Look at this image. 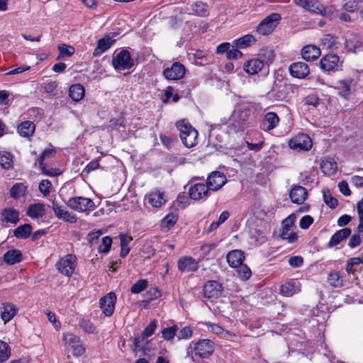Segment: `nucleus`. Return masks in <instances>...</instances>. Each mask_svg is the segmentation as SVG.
I'll return each mask as SVG.
<instances>
[{"label":"nucleus","mask_w":363,"mask_h":363,"mask_svg":"<svg viewBox=\"0 0 363 363\" xmlns=\"http://www.w3.org/2000/svg\"><path fill=\"white\" fill-rule=\"evenodd\" d=\"M156 328H157L156 320L151 321L150 323L143 330V332L142 333L143 336H145V337L151 336L154 333Z\"/></svg>","instance_id":"nucleus-58"},{"label":"nucleus","mask_w":363,"mask_h":363,"mask_svg":"<svg viewBox=\"0 0 363 363\" xmlns=\"http://www.w3.org/2000/svg\"><path fill=\"white\" fill-rule=\"evenodd\" d=\"M223 287L214 280L207 281L203 288V296L208 299H216L220 296Z\"/></svg>","instance_id":"nucleus-11"},{"label":"nucleus","mask_w":363,"mask_h":363,"mask_svg":"<svg viewBox=\"0 0 363 363\" xmlns=\"http://www.w3.org/2000/svg\"><path fill=\"white\" fill-rule=\"evenodd\" d=\"M208 329L213 334L219 335L220 337L225 339H230L235 337L234 333L224 330L222 327L215 323H208Z\"/></svg>","instance_id":"nucleus-34"},{"label":"nucleus","mask_w":363,"mask_h":363,"mask_svg":"<svg viewBox=\"0 0 363 363\" xmlns=\"http://www.w3.org/2000/svg\"><path fill=\"white\" fill-rule=\"evenodd\" d=\"M177 128L179 131L180 139L186 147L190 148L196 145L198 132L187 121H178Z\"/></svg>","instance_id":"nucleus-1"},{"label":"nucleus","mask_w":363,"mask_h":363,"mask_svg":"<svg viewBox=\"0 0 363 363\" xmlns=\"http://www.w3.org/2000/svg\"><path fill=\"white\" fill-rule=\"evenodd\" d=\"M226 259L230 267L235 268L242 262L243 252L239 250H232L227 254Z\"/></svg>","instance_id":"nucleus-28"},{"label":"nucleus","mask_w":363,"mask_h":363,"mask_svg":"<svg viewBox=\"0 0 363 363\" xmlns=\"http://www.w3.org/2000/svg\"><path fill=\"white\" fill-rule=\"evenodd\" d=\"M351 234V230L345 228L337 230L330 238L328 245L330 247L338 245L342 240L347 238Z\"/></svg>","instance_id":"nucleus-32"},{"label":"nucleus","mask_w":363,"mask_h":363,"mask_svg":"<svg viewBox=\"0 0 363 363\" xmlns=\"http://www.w3.org/2000/svg\"><path fill=\"white\" fill-rule=\"evenodd\" d=\"M163 73L165 78L169 80H178L184 77L185 67L179 62H174L171 67L166 68Z\"/></svg>","instance_id":"nucleus-15"},{"label":"nucleus","mask_w":363,"mask_h":363,"mask_svg":"<svg viewBox=\"0 0 363 363\" xmlns=\"http://www.w3.org/2000/svg\"><path fill=\"white\" fill-rule=\"evenodd\" d=\"M295 3L309 12L322 16L328 14L327 9L318 0H295Z\"/></svg>","instance_id":"nucleus-9"},{"label":"nucleus","mask_w":363,"mask_h":363,"mask_svg":"<svg viewBox=\"0 0 363 363\" xmlns=\"http://www.w3.org/2000/svg\"><path fill=\"white\" fill-rule=\"evenodd\" d=\"M226 177L223 173L213 172L208 176L206 185L210 191H217L226 183Z\"/></svg>","instance_id":"nucleus-14"},{"label":"nucleus","mask_w":363,"mask_h":363,"mask_svg":"<svg viewBox=\"0 0 363 363\" xmlns=\"http://www.w3.org/2000/svg\"><path fill=\"white\" fill-rule=\"evenodd\" d=\"M179 270L182 272H191L198 269V264L196 260L191 257H184L178 260Z\"/></svg>","instance_id":"nucleus-22"},{"label":"nucleus","mask_w":363,"mask_h":363,"mask_svg":"<svg viewBox=\"0 0 363 363\" xmlns=\"http://www.w3.org/2000/svg\"><path fill=\"white\" fill-rule=\"evenodd\" d=\"M45 213V205L41 203L30 205L26 211V215L33 219L42 218Z\"/></svg>","instance_id":"nucleus-27"},{"label":"nucleus","mask_w":363,"mask_h":363,"mask_svg":"<svg viewBox=\"0 0 363 363\" xmlns=\"http://www.w3.org/2000/svg\"><path fill=\"white\" fill-rule=\"evenodd\" d=\"M148 285V281L146 279H140L136 281L131 286L130 291L133 294H139L144 291Z\"/></svg>","instance_id":"nucleus-49"},{"label":"nucleus","mask_w":363,"mask_h":363,"mask_svg":"<svg viewBox=\"0 0 363 363\" xmlns=\"http://www.w3.org/2000/svg\"><path fill=\"white\" fill-rule=\"evenodd\" d=\"M301 291V284L298 280L293 279L286 281L281 286L280 294L284 296H292Z\"/></svg>","instance_id":"nucleus-20"},{"label":"nucleus","mask_w":363,"mask_h":363,"mask_svg":"<svg viewBox=\"0 0 363 363\" xmlns=\"http://www.w3.org/2000/svg\"><path fill=\"white\" fill-rule=\"evenodd\" d=\"M13 156L9 152H0V166L5 169H9L12 168L13 164Z\"/></svg>","instance_id":"nucleus-40"},{"label":"nucleus","mask_w":363,"mask_h":363,"mask_svg":"<svg viewBox=\"0 0 363 363\" xmlns=\"http://www.w3.org/2000/svg\"><path fill=\"white\" fill-rule=\"evenodd\" d=\"M322 45L325 48L336 50L338 48L339 42L336 37L328 34L323 38Z\"/></svg>","instance_id":"nucleus-43"},{"label":"nucleus","mask_w":363,"mask_h":363,"mask_svg":"<svg viewBox=\"0 0 363 363\" xmlns=\"http://www.w3.org/2000/svg\"><path fill=\"white\" fill-rule=\"evenodd\" d=\"M40 169H42V172L44 174L50 176V177H55L60 175L62 172L59 169H47L45 166V164L40 165Z\"/></svg>","instance_id":"nucleus-63"},{"label":"nucleus","mask_w":363,"mask_h":363,"mask_svg":"<svg viewBox=\"0 0 363 363\" xmlns=\"http://www.w3.org/2000/svg\"><path fill=\"white\" fill-rule=\"evenodd\" d=\"M145 199L150 205L156 208L160 207L166 202L164 194L160 191L151 192L146 196Z\"/></svg>","instance_id":"nucleus-31"},{"label":"nucleus","mask_w":363,"mask_h":363,"mask_svg":"<svg viewBox=\"0 0 363 363\" xmlns=\"http://www.w3.org/2000/svg\"><path fill=\"white\" fill-rule=\"evenodd\" d=\"M55 154V151L52 149L45 150L42 152V154L40 155V157L38 160L39 164L40 165L44 164V163H43L44 160L48 157H54Z\"/></svg>","instance_id":"nucleus-60"},{"label":"nucleus","mask_w":363,"mask_h":363,"mask_svg":"<svg viewBox=\"0 0 363 363\" xmlns=\"http://www.w3.org/2000/svg\"><path fill=\"white\" fill-rule=\"evenodd\" d=\"M250 113V108L246 107L240 108L237 111V116L240 121H245L249 118Z\"/></svg>","instance_id":"nucleus-57"},{"label":"nucleus","mask_w":363,"mask_h":363,"mask_svg":"<svg viewBox=\"0 0 363 363\" xmlns=\"http://www.w3.org/2000/svg\"><path fill=\"white\" fill-rule=\"evenodd\" d=\"M67 205L72 209L79 212L92 211L95 207L94 202L91 199L83 196L70 198L67 201Z\"/></svg>","instance_id":"nucleus-4"},{"label":"nucleus","mask_w":363,"mask_h":363,"mask_svg":"<svg viewBox=\"0 0 363 363\" xmlns=\"http://www.w3.org/2000/svg\"><path fill=\"white\" fill-rule=\"evenodd\" d=\"M255 38L252 35H245L234 41L235 45L240 48H245L255 43Z\"/></svg>","instance_id":"nucleus-41"},{"label":"nucleus","mask_w":363,"mask_h":363,"mask_svg":"<svg viewBox=\"0 0 363 363\" xmlns=\"http://www.w3.org/2000/svg\"><path fill=\"white\" fill-rule=\"evenodd\" d=\"M344 9L350 12H353L358 9V2L357 0H345Z\"/></svg>","instance_id":"nucleus-59"},{"label":"nucleus","mask_w":363,"mask_h":363,"mask_svg":"<svg viewBox=\"0 0 363 363\" xmlns=\"http://www.w3.org/2000/svg\"><path fill=\"white\" fill-rule=\"evenodd\" d=\"M264 66V62H262L261 59L258 57L247 61L243 65V69L247 74L252 75L260 72L263 69Z\"/></svg>","instance_id":"nucleus-23"},{"label":"nucleus","mask_w":363,"mask_h":363,"mask_svg":"<svg viewBox=\"0 0 363 363\" xmlns=\"http://www.w3.org/2000/svg\"><path fill=\"white\" fill-rule=\"evenodd\" d=\"M112 65L116 69L125 70L131 69L134 65V62L130 52L126 50H122L113 57Z\"/></svg>","instance_id":"nucleus-5"},{"label":"nucleus","mask_w":363,"mask_h":363,"mask_svg":"<svg viewBox=\"0 0 363 363\" xmlns=\"http://www.w3.org/2000/svg\"><path fill=\"white\" fill-rule=\"evenodd\" d=\"M32 227L30 224H23L14 230L13 235L17 238L26 239L30 235Z\"/></svg>","instance_id":"nucleus-38"},{"label":"nucleus","mask_w":363,"mask_h":363,"mask_svg":"<svg viewBox=\"0 0 363 363\" xmlns=\"http://www.w3.org/2000/svg\"><path fill=\"white\" fill-rule=\"evenodd\" d=\"M27 187L23 183H16L14 184L10 190V196L15 199H18L23 196Z\"/></svg>","instance_id":"nucleus-42"},{"label":"nucleus","mask_w":363,"mask_h":363,"mask_svg":"<svg viewBox=\"0 0 363 363\" xmlns=\"http://www.w3.org/2000/svg\"><path fill=\"white\" fill-rule=\"evenodd\" d=\"M22 259V254L18 250H11L7 251L4 255V260L9 264H15Z\"/></svg>","instance_id":"nucleus-36"},{"label":"nucleus","mask_w":363,"mask_h":363,"mask_svg":"<svg viewBox=\"0 0 363 363\" xmlns=\"http://www.w3.org/2000/svg\"><path fill=\"white\" fill-rule=\"evenodd\" d=\"M340 64V58L335 54H329L323 57L320 62V67L323 72L336 71Z\"/></svg>","instance_id":"nucleus-13"},{"label":"nucleus","mask_w":363,"mask_h":363,"mask_svg":"<svg viewBox=\"0 0 363 363\" xmlns=\"http://www.w3.org/2000/svg\"><path fill=\"white\" fill-rule=\"evenodd\" d=\"M81 328L86 333H96V326L88 320H82L79 322Z\"/></svg>","instance_id":"nucleus-52"},{"label":"nucleus","mask_w":363,"mask_h":363,"mask_svg":"<svg viewBox=\"0 0 363 363\" xmlns=\"http://www.w3.org/2000/svg\"><path fill=\"white\" fill-rule=\"evenodd\" d=\"M11 354V350L9 345L0 340V362L6 361Z\"/></svg>","instance_id":"nucleus-48"},{"label":"nucleus","mask_w":363,"mask_h":363,"mask_svg":"<svg viewBox=\"0 0 363 363\" xmlns=\"http://www.w3.org/2000/svg\"><path fill=\"white\" fill-rule=\"evenodd\" d=\"M18 308L11 303H3L0 306V315L4 323L10 321L17 313Z\"/></svg>","instance_id":"nucleus-19"},{"label":"nucleus","mask_w":363,"mask_h":363,"mask_svg":"<svg viewBox=\"0 0 363 363\" xmlns=\"http://www.w3.org/2000/svg\"><path fill=\"white\" fill-rule=\"evenodd\" d=\"M111 243L112 239L110 237L106 236L103 238L102 242L99 246V251L103 253H107L111 248Z\"/></svg>","instance_id":"nucleus-56"},{"label":"nucleus","mask_w":363,"mask_h":363,"mask_svg":"<svg viewBox=\"0 0 363 363\" xmlns=\"http://www.w3.org/2000/svg\"><path fill=\"white\" fill-rule=\"evenodd\" d=\"M328 281L333 287L340 288L344 286L342 277L337 272H330L328 277Z\"/></svg>","instance_id":"nucleus-39"},{"label":"nucleus","mask_w":363,"mask_h":363,"mask_svg":"<svg viewBox=\"0 0 363 363\" xmlns=\"http://www.w3.org/2000/svg\"><path fill=\"white\" fill-rule=\"evenodd\" d=\"M177 220V216L174 214H168L162 219V225L163 227H166L167 229H169L176 223Z\"/></svg>","instance_id":"nucleus-54"},{"label":"nucleus","mask_w":363,"mask_h":363,"mask_svg":"<svg viewBox=\"0 0 363 363\" xmlns=\"http://www.w3.org/2000/svg\"><path fill=\"white\" fill-rule=\"evenodd\" d=\"M209 191L207 185L203 183H199L189 188V194L190 198L194 200H205L208 196Z\"/></svg>","instance_id":"nucleus-16"},{"label":"nucleus","mask_w":363,"mask_h":363,"mask_svg":"<svg viewBox=\"0 0 363 363\" xmlns=\"http://www.w3.org/2000/svg\"><path fill=\"white\" fill-rule=\"evenodd\" d=\"M59 57L58 59L65 57H70L74 53V48L72 46L66 44H61L58 46Z\"/></svg>","instance_id":"nucleus-46"},{"label":"nucleus","mask_w":363,"mask_h":363,"mask_svg":"<svg viewBox=\"0 0 363 363\" xmlns=\"http://www.w3.org/2000/svg\"><path fill=\"white\" fill-rule=\"evenodd\" d=\"M279 123V118L274 112H268L264 116L263 129L269 131L275 128Z\"/></svg>","instance_id":"nucleus-29"},{"label":"nucleus","mask_w":363,"mask_h":363,"mask_svg":"<svg viewBox=\"0 0 363 363\" xmlns=\"http://www.w3.org/2000/svg\"><path fill=\"white\" fill-rule=\"evenodd\" d=\"M323 199H324L325 203L330 208H334L338 204L337 200L331 196V194L328 190L323 191Z\"/></svg>","instance_id":"nucleus-53"},{"label":"nucleus","mask_w":363,"mask_h":363,"mask_svg":"<svg viewBox=\"0 0 363 363\" xmlns=\"http://www.w3.org/2000/svg\"><path fill=\"white\" fill-rule=\"evenodd\" d=\"M1 220L11 223H16L19 220L18 211L13 208H6L1 212Z\"/></svg>","instance_id":"nucleus-33"},{"label":"nucleus","mask_w":363,"mask_h":363,"mask_svg":"<svg viewBox=\"0 0 363 363\" xmlns=\"http://www.w3.org/2000/svg\"><path fill=\"white\" fill-rule=\"evenodd\" d=\"M177 330L178 328L176 325L166 328L162 330V336L166 340H171L174 337Z\"/></svg>","instance_id":"nucleus-51"},{"label":"nucleus","mask_w":363,"mask_h":363,"mask_svg":"<svg viewBox=\"0 0 363 363\" xmlns=\"http://www.w3.org/2000/svg\"><path fill=\"white\" fill-rule=\"evenodd\" d=\"M63 341L66 347H70L73 350V355L81 356L85 352V348L81 340L74 335L72 333L64 334Z\"/></svg>","instance_id":"nucleus-10"},{"label":"nucleus","mask_w":363,"mask_h":363,"mask_svg":"<svg viewBox=\"0 0 363 363\" xmlns=\"http://www.w3.org/2000/svg\"><path fill=\"white\" fill-rule=\"evenodd\" d=\"M289 146L295 150H308L312 147V141L308 135L299 133L289 140Z\"/></svg>","instance_id":"nucleus-8"},{"label":"nucleus","mask_w":363,"mask_h":363,"mask_svg":"<svg viewBox=\"0 0 363 363\" xmlns=\"http://www.w3.org/2000/svg\"><path fill=\"white\" fill-rule=\"evenodd\" d=\"M345 47L347 51L354 52L362 47V43L356 34L348 33L345 36Z\"/></svg>","instance_id":"nucleus-26"},{"label":"nucleus","mask_w":363,"mask_h":363,"mask_svg":"<svg viewBox=\"0 0 363 363\" xmlns=\"http://www.w3.org/2000/svg\"><path fill=\"white\" fill-rule=\"evenodd\" d=\"M52 184L48 179H43L39 184V191L44 195L48 196L50 193Z\"/></svg>","instance_id":"nucleus-55"},{"label":"nucleus","mask_w":363,"mask_h":363,"mask_svg":"<svg viewBox=\"0 0 363 363\" xmlns=\"http://www.w3.org/2000/svg\"><path fill=\"white\" fill-rule=\"evenodd\" d=\"M274 51L268 48L262 50L259 54V58L264 62V65L271 64L274 60Z\"/></svg>","instance_id":"nucleus-44"},{"label":"nucleus","mask_w":363,"mask_h":363,"mask_svg":"<svg viewBox=\"0 0 363 363\" xmlns=\"http://www.w3.org/2000/svg\"><path fill=\"white\" fill-rule=\"evenodd\" d=\"M116 296L113 292H110L99 300L100 308L106 316H111L114 311Z\"/></svg>","instance_id":"nucleus-12"},{"label":"nucleus","mask_w":363,"mask_h":363,"mask_svg":"<svg viewBox=\"0 0 363 363\" xmlns=\"http://www.w3.org/2000/svg\"><path fill=\"white\" fill-rule=\"evenodd\" d=\"M196 355L200 357H208L214 352V343L210 340H201L196 342H192L190 345Z\"/></svg>","instance_id":"nucleus-6"},{"label":"nucleus","mask_w":363,"mask_h":363,"mask_svg":"<svg viewBox=\"0 0 363 363\" xmlns=\"http://www.w3.org/2000/svg\"><path fill=\"white\" fill-rule=\"evenodd\" d=\"M337 89L343 97H347L350 93V82L346 80H340L337 83Z\"/></svg>","instance_id":"nucleus-47"},{"label":"nucleus","mask_w":363,"mask_h":363,"mask_svg":"<svg viewBox=\"0 0 363 363\" xmlns=\"http://www.w3.org/2000/svg\"><path fill=\"white\" fill-rule=\"evenodd\" d=\"M302 57L307 61L316 60L320 55V50L315 45H306L301 51Z\"/></svg>","instance_id":"nucleus-25"},{"label":"nucleus","mask_w":363,"mask_h":363,"mask_svg":"<svg viewBox=\"0 0 363 363\" xmlns=\"http://www.w3.org/2000/svg\"><path fill=\"white\" fill-rule=\"evenodd\" d=\"M307 196L308 193L306 188L300 185L294 186L289 194L291 201L298 204L303 203L306 200Z\"/></svg>","instance_id":"nucleus-21"},{"label":"nucleus","mask_w":363,"mask_h":363,"mask_svg":"<svg viewBox=\"0 0 363 363\" xmlns=\"http://www.w3.org/2000/svg\"><path fill=\"white\" fill-rule=\"evenodd\" d=\"M320 168L324 174L330 176L336 173L337 164L334 158L328 157L322 160Z\"/></svg>","instance_id":"nucleus-24"},{"label":"nucleus","mask_w":363,"mask_h":363,"mask_svg":"<svg viewBox=\"0 0 363 363\" xmlns=\"http://www.w3.org/2000/svg\"><path fill=\"white\" fill-rule=\"evenodd\" d=\"M35 124L29 121L21 123L18 127V132L23 137H30L35 131Z\"/></svg>","instance_id":"nucleus-37"},{"label":"nucleus","mask_w":363,"mask_h":363,"mask_svg":"<svg viewBox=\"0 0 363 363\" xmlns=\"http://www.w3.org/2000/svg\"><path fill=\"white\" fill-rule=\"evenodd\" d=\"M238 268L237 273L239 278L242 281L249 279L251 277L252 272L250 269L245 264H242L236 267Z\"/></svg>","instance_id":"nucleus-45"},{"label":"nucleus","mask_w":363,"mask_h":363,"mask_svg":"<svg viewBox=\"0 0 363 363\" xmlns=\"http://www.w3.org/2000/svg\"><path fill=\"white\" fill-rule=\"evenodd\" d=\"M52 209L55 215L60 219L70 223H74L77 221L76 216L72 214L69 211L63 208L57 201H54L52 203Z\"/></svg>","instance_id":"nucleus-17"},{"label":"nucleus","mask_w":363,"mask_h":363,"mask_svg":"<svg viewBox=\"0 0 363 363\" xmlns=\"http://www.w3.org/2000/svg\"><path fill=\"white\" fill-rule=\"evenodd\" d=\"M77 263V257L72 254H67L57 262L55 267L61 274L69 277L73 274Z\"/></svg>","instance_id":"nucleus-3"},{"label":"nucleus","mask_w":363,"mask_h":363,"mask_svg":"<svg viewBox=\"0 0 363 363\" xmlns=\"http://www.w3.org/2000/svg\"><path fill=\"white\" fill-rule=\"evenodd\" d=\"M84 88L79 84L72 85L69 90V95L74 101H79L84 96Z\"/></svg>","instance_id":"nucleus-35"},{"label":"nucleus","mask_w":363,"mask_h":363,"mask_svg":"<svg viewBox=\"0 0 363 363\" xmlns=\"http://www.w3.org/2000/svg\"><path fill=\"white\" fill-rule=\"evenodd\" d=\"M289 72L291 76L298 79H303L308 76L310 70L307 64L303 62H294L290 65Z\"/></svg>","instance_id":"nucleus-18"},{"label":"nucleus","mask_w":363,"mask_h":363,"mask_svg":"<svg viewBox=\"0 0 363 363\" xmlns=\"http://www.w3.org/2000/svg\"><path fill=\"white\" fill-rule=\"evenodd\" d=\"M313 218L311 216L306 215L301 218L299 225L302 229H307L313 223Z\"/></svg>","instance_id":"nucleus-61"},{"label":"nucleus","mask_w":363,"mask_h":363,"mask_svg":"<svg viewBox=\"0 0 363 363\" xmlns=\"http://www.w3.org/2000/svg\"><path fill=\"white\" fill-rule=\"evenodd\" d=\"M303 259L301 256H294L289 259V264L293 267H299L303 264Z\"/></svg>","instance_id":"nucleus-64"},{"label":"nucleus","mask_w":363,"mask_h":363,"mask_svg":"<svg viewBox=\"0 0 363 363\" xmlns=\"http://www.w3.org/2000/svg\"><path fill=\"white\" fill-rule=\"evenodd\" d=\"M192 11L199 16H204L207 11V5L202 1H196L191 5Z\"/></svg>","instance_id":"nucleus-50"},{"label":"nucleus","mask_w":363,"mask_h":363,"mask_svg":"<svg viewBox=\"0 0 363 363\" xmlns=\"http://www.w3.org/2000/svg\"><path fill=\"white\" fill-rule=\"evenodd\" d=\"M295 216L291 214L286 218L281 223V229L279 236L283 240H286L289 243H294L297 240V235L295 233L291 232V228L294 224Z\"/></svg>","instance_id":"nucleus-7"},{"label":"nucleus","mask_w":363,"mask_h":363,"mask_svg":"<svg viewBox=\"0 0 363 363\" xmlns=\"http://www.w3.org/2000/svg\"><path fill=\"white\" fill-rule=\"evenodd\" d=\"M303 104L316 107L319 104V99L315 95H309L303 99Z\"/></svg>","instance_id":"nucleus-62"},{"label":"nucleus","mask_w":363,"mask_h":363,"mask_svg":"<svg viewBox=\"0 0 363 363\" xmlns=\"http://www.w3.org/2000/svg\"><path fill=\"white\" fill-rule=\"evenodd\" d=\"M115 42V40H112L110 37H105L99 40L97 46L94 49L93 55L99 56L103 52L108 50Z\"/></svg>","instance_id":"nucleus-30"},{"label":"nucleus","mask_w":363,"mask_h":363,"mask_svg":"<svg viewBox=\"0 0 363 363\" xmlns=\"http://www.w3.org/2000/svg\"><path fill=\"white\" fill-rule=\"evenodd\" d=\"M281 19L279 13H271L257 25L256 31L261 35H270L275 30Z\"/></svg>","instance_id":"nucleus-2"}]
</instances>
